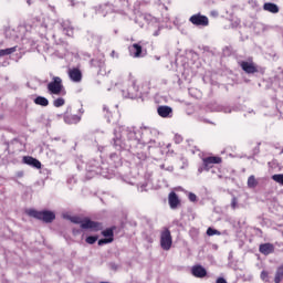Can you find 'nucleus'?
Listing matches in <instances>:
<instances>
[{"mask_svg": "<svg viewBox=\"0 0 283 283\" xmlns=\"http://www.w3.org/2000/svg\"><path fill=\"white\" fill-rule=\"evenodd\" d=\"M125 138H127V140H136V130L126 127L120 130L119 136L115 133V137L113 138L115 149H123L125 147L123 146V139L125 140Z\"/></svg>", "mask_w": 283, "mask_h": 283, "instance_id": "nucleus-1", "label": "nucleus"}, {"mask_svg": "<svg viewBox=\"0 0 283 283\" xmlns=\"http://www.w3.org/2000/svg\"><path fill=\"white\" fill-rule=\"evenodd\" d=\"M48 91L55 96H65L66 94L63 80L59 76H53L52 81L48 84Z\"/></svg>", "mask_w": 283, "mask_h": 283, "instance_id": "nucleus-2", "label": "nucleus"}, {"mask_svg": "<svg viewBox=\"0 0 283 283\" xmlns=\"http://www.w3.org/2000/svg\"><path fill=\"white\" fill-rule=\"evenodd\" d=\"M27 213L31 218H36V220H42L43 222H52L56 218V214L50 210L36 211L34 209H30Z\"/></svg>", "mask_w": 283, "mask_h": 283, "instance_id": "nucleus-3", "label": "nucleus"}, {"mask_svg": "<svg viewBox=\"0 0 283 283\" xmlns=\"http://www.w3.org/2000/svg\"><path fill=\"white\" fill-rule=\"evenodd\" d=\"M72 222L75 224H81V229H90L91 231H102L103 223L97 221H92L90 219H84L81 221L78 218H73Z\"/></svg>", "mask_w": 283, "mask_h": 283, "instance_id": "nucleus-4", "label": "nucleus"}, {"mask_svg": "<svg viewBox=\"0 0 283 283\" xmlns=\"http://www.w3.org/2000/svg\"><path fill=\"white\" fill-rule=\"evenodd\" d=\"M174 244V239L171 238V231L165 228L160 233V247L164 251H169Z\"/></svg>", "mask_w": 283, "mask_h": 283, "instance_id": "nucleus-5", "label": "nucleus"}, {"mask_svg": "<svg viewBox=\"0 0 283 283\" xmlns=\"http://www.w3.org/2000/svg\"><path fill=\"white\" fill-rule=\"evenodd\" d=\"M189 21L192 25H197L198 28H207V25H209V18L200 13L191 15Z\"/></svg>", "mask_w": 283, "mask_h": 283, "instance_id": "nucleus-6", "label": "nucleus"}, {"mask_svg": "<svg viewBox=\"0 0 283 283\" xmlns=\"http://www.w3.org/2000/svg\"><path fill=\"white\" fill-rule=\"evenodd\" d=\"M220 163H222V158H220V157H206V158H203L205 171H209V169L213 168V165H220Z\"/></svg>", "mask_w": 283, "mask_h": 283, "instance_id": "nucleus-7", "label": "nucleus"}, {"mask_svg": "<svg viewBox=\"0 0 283 283\" xmlns=\"http://www.w3.org/2000/svg\"><path fill=\"white\" fill-rule=\"evenodd\" d=\"M102 235L107 239H101L98 240V247H103V244H111V242H114V230L106 229L102 231Z\"/></svg>", "mask_w": 283, "mask_h": 283, "instance_id": "nucleus-8", "label": "nucleus"}, {"mask_svg": "<svg viewBox=\"0 0 283 283\" xmlns=\"http://www.w3.org/2000/svg\"><path fill=\"white\" fill-rule=\"evenodd\" d=\"M240 67L247 74H255V72H258V67H255V64H253V62L243 61L240 63Z\"/></svg>", "mask_w": 283, "mask_h": 283, "instance_id": "nucleus-9", "label": "nucleus"}, {"mask_svg": "<svg viewBox=\"0 0 283 283\" xmlns=\"http://www.w3.org/2000/svg\"><path fill=\"white\" fill-rule=\"evenodd\" d=\"M22 163H24V165H29V167H33L34 169H41V161L34 157L24 156Z\"/></svg>", "mask_w": 283, "mask_h": 283, "instance_id": "nucleus-10", "label": "nucleus"}, {"mask_svg": "<svg viewBox=\"0 0 283 283\" xmlns=\"http://www.w3.org/2000/svg\"><path fill=\"white\" fill-rule=\"evenodd\" d=\"M157 114H159L161 118H171L174 109L170 106H159L157 108Z\"/></svg>", "mask_w": 283, "mask_h": 283, "instance_id": "nucleus-11", "label": "nucleus"}, {"mask_svg": "<svg viewBox=\"0 0 283 283\" xmlns=\"http://www.w3.org/2000/svg\"><path fill=\"white\" fill-rule=\"evenodd\" d=\"M101 160H96V159H91L87 164H86V169H88V171H93L94 174H98V169H103V166Z\"/></svg>", "mask_w": 283, "mask_h": 283, "instance_id": "nucleus-12", "label": "nucleus"}, {"mask_svg": "<svg viewBox=\"0 0 283 283\" xmlns=\"http://www.w3.org/2000/svg\"><path fill=\"white\" fill-rule=\"evenodd\" d=\"M69 76L73 83H81L83 81V73L78 69H72L69 71Z\"/></svg>", "mask_w": 283, "mask_h": 283, "instance_id": "nucleus-13", "label": "nucleus"}, {"mask_svg": "<svg viewBox=\"0 0 283 283\" xmlns=\"http://www.w3.org/2000/svg\"><path fill=\"white\" fill-rule=\"evenodd\" d=\"M168 203L170 209H178L180 207V198L176 192H170L168 196Z\"/></svg>", "mask_w": 283, "mask_h": 283, "instance_id": "nucleus-14", "label": "nucleus"}, {"mask_svg": "<svg viewBox=\"0 0 283 283\" xmlns=\"http://www.w3.org/2000/svg\"><path fill=\"white\" fill-rule=\"evenodd\" d=\"M129 53L130 56H133L134 59H140V56H143V46L135 43L132 46H129Z\"/></svg>", "mask_w": 283, "mask_h": 283, "instance_id": "nucleus-15", "label": "nucleus"}, {"mask_svg": "<svg viewBox=\"0 0 283 283\" xmlns=\"http://www.w3.org/2000/svg\"><path fill=\"white\" fill-rule=\"evenodd\" d=\"M191 273L195 277H207V270L202 265L192 266Z\"/></svg>", "mask_w": 283, "mask_h": 283, "instance_id": "nucleus-16", "label": "nucleus"}, {"mask_svg": "<svg viewBox=\"0 0 283 283\" xmlns=\"http://www.w3.org/2000/svg\"><path fill=\"white\" fill-rule=\"evenodd\" d=\"M61 25L63 28V32H65L67 36H74V28L72 27V22L64 20L62 21Z\"/></svg>", "mask_w": 283, "mask_h": 283, "instance_id": "nucleus-17", "label": "nucleus"}, {"mask_svg": "<svg viewBox=\"0 0 283 283\" xmlns=\"http://www.w3.org/2000/svg\"><path fill=\"white\" fill-rule=\"evenodd\" d=\"M259 251L263 255H271L275 251V248L271 243H263L260 245Z\"/></svg>", "mask_w": 283, "mask_h": 283, "instance_id": "nucleus-18", "label": "nucleus"}, {"mask_svg": "<svg viewBox=\"0 0 283 283\" xmlns=\"http://www.w3.org/2000/svg\"><path fill=\"white\" fill-rule=\"evenodd\" d=\"M92 67H98L99 72H103L105 69V57H97L91 60Z\"/></svg>", "mask_w": 283, "mask_h": 283, "instance_id": "nucleus-19", "label": "nucleus"}, {"mask_svg": "<svg viewBox=\"0 0 283 283\" xmlns=\"http://www.w3.org/2000/svg\"><path fill=\"white\" fill-rule=\"evenodd\" d=\"M263 10H265V12H271L272 14H277V12H280V7L275 3L266 2L263 4Z\"/></svg>", "mask_w": 283, "mask_h": 283, "instance_id": "nucleus-20", "label": "nucleus"}, {"mask_svg": "<svg viewBox=\"0 0 283 283\" xmlns=\"http://www.w3.org/2000/svg\"><path fill=\"white\" fill-rule=\"evenodd\" d=\"M64 122L67 125H76L77 123H81V116L78 115H64Z\"/></svg>", "mask_w": 283, "mask_h": 283, "instance_id": "nucleus-21", "label": "nucleus"}, {"mask_svg": "<svg viewBox=\"0 0 283 283\" xmlns=\"http://www.w3.org/2000/svg\"><path fill=\"white\" fill-rule=\"evenodd\" d=\"M35 105H40L41 107H48L50 105V101L43 96H38L34 98Z\"/></svg>", "mask_w": 283, "mask_h": 283, "instance_id": "nucleus-22", "label": "nucleus"}, {"mask_svg": "<svg viewBox=\"0 0 283 283\" xmlns=\"http://www.w3.org/2000/svg\"><path fill=\"white\" fill-rule=\"evenodd\" d=\"M17 52V46H12L9 49H1L0 56H10V54H14Z\"/></svg>", "mask_w": 283, "mask_h": 283, "instance_id": "nucleus-23", "label": "nucleus"}, {"mask_svg": "<svg viewBox=\"0 0 283 283\" xmlns=\"http://www.w3.org/2000/svg\"><path fill=\"white\" fill-rule=\"evenodd\" d=\"M248 187L249 189H255V187H258V179H255V176L251 175L248 178Z\"/></svg>", "mask_w": 283, "mask_h": 283, "instance_id": "nucleus-24", "label": "nucleus"}, {"mask_svg": "<svg viewBox=\"0 0 283 283\" xmlns=\"http://www.w3.org/2000/svg\"><path fill=\"white\" fill-rule=\"evenodd\" d=\"M283 280V265L276 270L274 282L280 283Z\"/></svg>", "mask_w": 283, "mask_h": 283, "instance_id": "nucleus-25", "label": "nucleus"}, {"mask_svg": "<svg viewBox=\"0 0 283 283\" xmlns=\"http://www.w3.org/2000/svg\"><path fill=\"white\" fill-rule=\"evenodd\" d=\"M54 107H63L65 105V99L63 97H59L53 101Z\"/></svg>", "mask_w": 283, "mask_h": 283, "instance_id": "nucleus-26", "label": "nucleus"}, {"mask_svg": "<svg viewBox=\"0 0 283 283\" xmlns=\"http://www.w3.org/2000/svg\"><path fill=\"white\" fill-rule=\"evenodd\" d=\"M272 180H274V182H277V185L283 186V174L273 175Z\"/></svg>", "mask_w": 283, "mask_h": 283, "instance_id": "nucleus-27", "label": "nucleus"}, {"mask_svg": "<svg viewBox=\"0 0 283 283\" xmlns=\"http://www.w3.org/2000/svg\"><path fill=\"white\" fill-rule=\"evenodd\" d=\"M128 78L133 85L134 92H138V86H136V78H134V75H132V73H129Z\"/></svg>", "mask_w": 283, "mask_h": 283, "instance_id": "nucleus-28", "label": "nucleus"}, {"mask_svg": "<svg viewBox=\"0 0 283 283\" xmlns=\"http://www.w3.org/2000/svg\"><path fill=\"white\" fill-rule=\"evenodd\" d=\"M213 112H224V114H231V108H224L222 106H218Z\"/></svg>", "mask_w": 283, "mask_h": 283, "instance_id": "nucleus-29", "label": "nucleus"}, {"mask_svg": "<svg viewBox=\"0 0 283 283\" xmlns=\"http://www.w3.org/2000/svg\"><path fill=\"white\" fill-rule=\"evenodd\" d=\"M207 235H220V231L212 228H208Z\"/></svg>", "mask_w": 283, "mask_h": 283, "instance_id": "nucleus-30", "label": "nucleus"}, {"mask_svg": "<svg viewBox=\"0 0 283 283\" xmlns=\"http://www.w3.org/2000/svg\"><path fill=\"white\" fill-rule=\"evenodd\" d=\"M188 199L190 200V202H198V196H196V193L193 192L188 193Z\"/></svg>", "mask_w": 283, "mask_h": 283, "instance_id": "nucleus-31", "label": "nucleus"}, {"mask_svg": "<svg viewBox=\"0 0 283 283\" xmlns=\"http://www.w3.org/2000/svg\"><path fill=\"white\" fill-rule=\"evenodd\" d=\"M98 240V237H87L86 242L87 244H95V242Z\"/></svg>", "mask_w": 283, "mask_h": 283, "instance_id": "nucleus-32", "label": "nucleus"}, {"mask_svg": "<svg viewBox=\"0 0 283 283\" xmlns=\"http://www.w3.org/2000/svg\"><path fill=\"white\" fill-rule=\"evenodd\" d=\"M261 280L269 282V273L265 271L261 272Z\"/></svg>", "mask_w": 283, "mask_h": 283, "instance_id": "nucleus-33", "label": "nucleus"}, {"mask_svg": "<svg viewBox=\"0 0 283 283\" xmlns=\"http://www.w3.org/2000/svg\"><path fill=\"white\" fill-rule=\"evenodd\" d=\"M231 209H238V199L235 197L232 198Z\"/></svg>", "mask_w": 283, "mask_h": 283, "instance_id": "nucleus-34", "label": "nucleus"}, {"mask_svg": "<svg viewBox=\"0 0 283 283\" xmlns=\"http://www.w3.org/2000/svg\"><path fill=\"white\" fill-rule=\"evenodd\" d=\"M174 140L177 145H180V143H182V137L180 135L176 134Z\"/></svg>", "mask_w": 283, "mask_h": 283, "instance_id": "nucleus-35", "label": "nucleus"}, {"mask_svg": "<svg viewBox=\"0 0 283 283\" xmlns=\"http://www.w3.org/2000/svg\"><path fill=\"white\" fill-rule=\"evenodd\" d=\"M217 283H227V280L224 277L217 279Z\"/></svg>", "mask_w": 283, "mask_h": 283, "instance_id": "nucleus-36", "label": "nucleus"}, {"mask_svg": "<svg viewBox=\"0 0 283 283\" xmlns=\"http://www.w3.org/2000/svg\"><path fill=\"white\" fill-rule=\"evenodd\" d=\"M111 56L114 59L116 56V59H118V54L116 53V51H112Z\"/></svg>", "mask_w": 283, "mask_h": 283, "instance_id": "nucleus-37", "label": "nucleus"}, {"mask_svg": "<svg viewBox=\"0 0 283 283\" xmlns=\"http://www.w3.org/2000/svg\"><path fill=\"white\" fill-rule=\"evenodd\" d=\"M202 171H205V166L198 168V172H199V174H202Z\"/></svg>", "mask_w": 283, "mask_h": 283, "instance_id": "nucleus-38", "label": "nucleus"}, {"mask_svg": "<svg viewBox=\"0 0 283 283\" xmlns=\"http://www.w3.org/2000/svg\"><path fill=\"white\" fill-rule=\"evenodd\" d=\"M28 6H32L34 3V0H27Z\"/></svg>", "mask_w": 283, "mask_h": 283, "instance_id": "nucleus-39", "label": "nucleus"}, {"mask_svg": "<svg viewBox=\"0 0 283 283\" xmlns=\"http://www.w3.org/2000/svg\"><path fill=\"white\" fill-rule=\"evenodd\" d=\"M128 98H134V93H128Z\"/></svg>", "mask_w": 283, "mask_h": 283, "instance_id": "nucleus-40", "label": "nucleus"}, {"mask_svg": "<svg viewBox=\"0 0 283 283\" xmlns=\"http://www.w3.org/2000/svg\"><path fill=\"white\" fill-rule=\"evenodd\" d=\"M103 109H104V112H107V111H108L107 106H104Z\"/></svg>", "mask_w": 283, "mask_h": 283, "instance_id": "nucleus-41", "label": "nucleus"}, {"mask_svg": "<svg viewBox=\"0 0 283 283\" xmlns=\"http://www.w3.org/2000/svg\"><path fill=\"white\" fill-rule=\"evenodd\" d=\"M49 8H51L52 12H54V7L50 6Z\"/></svg>", "mask_w": 283, "mask_h": 283, "instance_id": "nucleus-42", "label": "nucleus"}, {"mask_svg": "<svg viewBox=\"0 0 283 283\" xmlns=\"http://www.w3.org/2000/svg\"><path fill=\"white\" fill-rule=\"evenodd\" d=\"M205 123H210V125H213V123H212V122H209V120H205Z\"/></svg>", "mask_w": 283, "mask_h": 283, "instance_id": "nucleus-43", "label": "nucleus"}, {"mask_svg": "<svg viewBox=\"0 0 283 283\" xmlns=\"http://www.w3.org/2000/svg\"><path fill=\"white\" fill-rule=\"evenodd\" d=\"M154 36H158V32H155V33H154Z\"/></svg>", "mask_w": 283, "mask_h": 283, "instance_id": "nucleus-44", "label": "nucleus"}, {"mask_svg": "<svg viewBox=\"0 0 283 283\" xmlns=\"http://www.w3.org/2000/svg\"><path fill=\"white\" fill-rule=\"evenodd\" d=\"M81 167H82L81 164H77V168L81 169Z\"/></svg>", "mask_w": 283, "mask_h": 283, "instance_id": "nucleus-45", "label": "nucleus"}, {"mask_svg": "<svg viewBox=\"0 0 283 283\" xmlns=\"http://www.w3.org/2000/svg\"><path fill=\"white\" fill-rule=\"evenodd\" d=\"M160 168H161V169H165V165H161Z\"/></svg>", "mask_w": 283, "mask_h": 283, "instance_id": "nucleus-46", "label": "nucleus"}, {"mask_svg": "<svg viewBox=\"0 0 283 283\" xmlns=\"http://www.w3.org/2000/svg\"><path fill=\"white\" fill-rule=\"evenodd\" d=\"M150 143H154V144H156V140H150Z\"/></svg>", "mask_w": 283, "mask_h": 283, "instance_id": "nucleus-47", "label": "nucleus"}, {"mask_svg": "<svg viewBox=\"0 0 283 283\" xmlns=\"http://www.w3.org/2000/svg\"><path fill=\"white\" fill-rule=\"evenodd\" d=\"M157 61H160V57H157Z\"/></svg>", "mask_w": 283, "mask_h": 283, "instance_id": "nucleus-48", "label": "nucleus"}]
</instances>
